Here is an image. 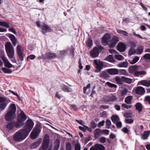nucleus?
<instances>
[{
  "label": "nucleus",
  "mask_w": 150,
  "mask_h": 150,
  "mask_svg": "<svg viewBox=\"0 0 150 150\" xmlns=\"http://www.w3.org/2000/svg\"><path fill=\"white\" fill-rule=\"evenodd\" d=\"M144 47L143 46H139L138 47L136 50V54H141L144 52Z\"/></svg>",
  "instance_id": "a878e982"
},
{
  "label": "nucleus",
  "mask_w": 150,
  "mask_h": 150,
  "mask_svg": "<svg viewBox=\"0 0 150 150\" xmlns=\"http://www.w3.org/2000/svg\"><path fill=\"white\" fill-rule=\"evenodd\" d=\"M128 92L127 89L126 88H125L121 92V95L122 96H123L126 95Z\"/></svg>",
  "instance_id": "bf43d9fd"
},
{
  "label": "nucleus",
  "mask_w": 150,
  "mask_h": 150,
  "mask_svg": "<svg viewBox=\"0 0 150 150\" xmlns=\"http://www.w3.org/2000/svg\"><path fill=\"white\" fill-rule=\"evenodd\" d=\"M107 71L109 74L111 75H116L119 73V70L115 68H110L107 69Z\"/></svg>",
  "instance_id": "412c9836"
},
{
  "label": "nucleus",
  "mask_w": 150,
  "mask_h": 150,
  "mask_svg": "<svg viewBox=\"0 0 150 150\" xmlns=\"http://www.w3.org/2000/svg\"><path fill=\"white\" fill-rule=\"evenodd\" d=\"M122 132L125 133H128L129 131L128 129L126 127H124L122 129Z\"/></svg>",
  "instance_id": "69168bd1"
},
{
  "label": "nucleus",
  "mask_w": 150,
  "mask_h": 150,
  "mask_svg": "<svg viewBox=\"0 0 150 150\" xmlns=\"http://www.w3.org/2000/svg\"><path fill=\"white\" fill-rule=\"evenodd\" d=\"M122 107L124 108H125L127 109L130 108L131 107V105H127L126 104L124 103L122 104Z\"/></svg>",
  "instance_id": "0e129e2a"
},
{
  "label": "nucleus",
  "mask_w": 150,
  "mask_h": 150,
  "mask_svg": "<svg viewBox=\"0 0 150 150\" xmlns=\"http://www.w3.org/2000/svg\"><path fill=\"white\" fill-rule=\"evenodd\" d=\"M125 120L126 123L128 124H131L133 122V120L130 119H126Z\"/></svg>",
  "instance_id": "680f3d73"
},
{
  "label": "nucleus",
  "mask_w": 150,
  "mask_h": 150,
  "mask_svg": "<svg viewBox=\"0 0 150 150\" xmlns=\"http://www.w3.org/2000/svg\"><path fill=\"white\" fill-rule=\"evenodd\" d=\"M105 122L104 120H103L102 121L100 122L98 124V127L100 128L104 124Z\"/></svg>",
  "instance_id": "e2e57ef3"
},
{
  "label": "nucleus",
  "mask_w": 150,
  "mask_h": 150,
  "mask_svg": "<svg viewBox=\"0 0 150 150\" xmlns=\"http://www.w3.org/2000/svg\"><path fill=\"white\" fill-rule=\"evenodd\" d=\"M9 23L6 22L0 21V26L5 27L6 28H9Z\"/></svg>",
  "instance_id": "58836bf2"
},
{
  "label": "nucleus",
  "mask_w": 150,
  "mask_h": 150,
  "mask_svg": "<svg viewBox=\"0 0 150 150\" xmlns=\"http://www.w3.org/2000/svg\"><path fill=\"white\" fill-rule=\"evenodd\" d=\"M128 64V63L127 62H125L119 63L117 66L120 67H126L127 66Z\"/></svg>",
  "instance_id": "c9c22d12"
},
{
  "label": "nucleus",
  "mask_w": 150,
  "mask_h": 150,
  "mask_svg": "<svg viewBox=\"0 0 150 150\" xmlns=\"http://www.w3.org/2000/svg\"><path fill=\"white\" fill-rule=\"evenodd\" d=\"M17 122L14 121H12L9 122L6 125V127L9 130H12L15 127L17 128H20L21 127L19 125H17Z\"/></svg>",
  "instance_id": "9d476101"
},
{
  "label": "nucleus",
  "mask_w": 150,
  "mask_h": 150,
  "mask_svg": "<svg viewBox=\"0 0 150 150\" xmlns=\"http://www.w3.org/2000/svg\"><path fill=\"white\" fill-rule=\"evenodd\" d=\"M66 150H72L71 145L70 143H68L66 145Z\"/></svg>",
  "instance_id": "603ef678"
},
{
  "label": "nucleus",
  "mask_w": 150,
  "mask_h": 150,
  "mask_svg": "<svg viewBox=\"0 0 150 150\" xmlns=\"http://www.w3.org/2000/svg\"><path fill=\"white\" fill-rule=\"evenodd\" d=\"M106 60L111 62H113L115 61L114 57H113V56L112 55H108L107 57H106Z\"/></svg>",
  "instance_id": "e433bc0d"
},
{
  "label": "nucleus",
  "mask_w": 150,
  "mask_h": 150,
  "mask_svg": "<svg viewBox=\"0 0 150 150\" xmlns=\"http://www.w3.org/2000/svg\"><path fill=\"white\" fill-rule=\"evenodd\" d=\"M116 125L117 126V128H120L122 127V122L120 121H118L116 123Z\"/></svg>",
  "instance_id": "5fc2aeb1"
},
{
  "label": "nucleus",
  "mask_w": 150,
  "mask_h": 150,
  "mask_svg": "<svg viewBox=\"0 0 150 150\" xmlns=\"http://www.w3.org/2000/svg\"><path fill=\"white\" fill-rule=\"evenodd\" d=\"M138 68V67L137 66H131L129 67V69L130 70H131L132 71H137V70Z\"/></svg>",
  "instance_id": "37998d69"
},
{
  "label": "nucleus",
  "mask_w": 150,
  "mask_h": 150,
  "mask_svg": "<svg viewBox=\"0 0 150 150\" xmlns=\"http://www.w3.org/2000/svg\"><path fill=\"white\" fill-rule=\"evenodd\" d=\"M135 53H136V50L135 48L131 47L129 51V55L131 56L133 54H134Z\"/></svg>",
  "instance_id": "f704fd0d"
},
{
  "label": "nucleus",
  "mask_w": 150,
  "mask_h": 150,
  "mask_svg": "<svg viewBox=\"0 0 150 150\" xmlns=\"http://www.w3.org/2000/svg\"><path fill=\"white\" fill-rule=\"evenodd\" d=\"M140 84L147 87L150 86V81L143 80L140 81Z\"/></svg>",
  "instance_id": "cd10ccee"
},
{
  "label": "nucleus",
  "mask_w": 150,
  "mask_h": 150,
  "mask_svg": "<svg viewBox=\"0 0 150 150\" xmlns=\"http://www.w3.org/2000/svg\"><path fill=\"white\" fill-rule=\"evenodd\" d=\"M122 79L123 82L128 84H130L132 82V79L126 77L122 76Z\"/></svg>",
  "instance_id": "7c9ffc66"
},
{
  "label": "nucleus",
  "mask_w": 150,
  "mask_h": 150,
  "mask_svg": "<svg viewBox=\"0 0 150 150\" xmlns=\"http://www.w3.org/2000/svg\"><path fill=\"white\" fill-rule=\"evenodd\" d=\"M135 107L136 110H138L139 112H140L142 111L143 107L141 103H137L135 105Z\"/></svg>",
  "instance_id": "bb28decb"
},
{
  "label": "nucleus",
  "mask_w": 150,
  "mask_h": 150,
  "mask_svg": "<svg viewBox=\"0 0 150 150\" xmlns=\"http://www.w3.org/2000/svg\"><path fill=\"white\" fill-rule=\"evenodd\" d=\"M126 45L121 42L119 43L117 46V50L120 52L124 51L126 50Z\"/></svg>",
  "instance_id": "a211bd4d"
},
{
  "label": "nucleus",
  "mask_w": 150,
  "mask_h": 150,
  "mask_svg": "<svg viewBox=\"0 0 150 150\" xmlns=\"http://www.w3.org/2000/svg\"><path fill=\"white\" fill-rule=\"evenodd\" d=\"M106 84L110 87L116 88L117 87V86L113 83H111L110 82H107Z\"/></svg>",
  "instance_id": "a18cd8bd"
},
{
  "label": "nucleus",
  "mask_w": 150,
  "mask_h": 150,
  "mask_svg": "<svg viewBox=\"0 0 150 150\" xmlns=\"http://www.w3.org/2000/svg\"><path fill=\"white\" fill-rule=\"evenodd\" d=\"M2 70L5 73L11 74L12 72L11 69H7L5 67H2Z\"/></svg>",
  "instance_id": "79ce46f5"
},
{
  "label": "nucleus",
  "mask_w": 150,
  "mask_h": 150,
  "mask_svg": "<svg viewBox=\"0 0 150 150\" xmlns=\"http://www.w3.org/2000/svg\"><path fill=\"white\" fill-rule=\"evenodd\" d=\"M106 127L107 129H109L110 126L111 125V122L110 120H107L106 122Z\"/></svg>",
  "instance_id": "8fccbe9b"
},
{
  "label": "nucleus",
  "mask_w": 150,
  "mask_h": 150,
  "mask_svg": "<svg viewBox=\"0 0 150 150\" xmlns=\"http://www.w3.org/2000/svg\"><path fill=\"white\" fill-rule=\"evenodd\" d=\"M44 55L45 58L47 59L55 58L56 57L55 54L52 52L46 53Z\"/></svg>",
  "instance_id": "5701e85b"
},
{
  "label": "nucleus",
  "mask_w": 150,
  "mask_h": 150,
  "mask_svg": "<svg viewBox=\"0 0 150 150\" xmlns=\"http://www.w3.org/2000/svg\"><path fill=\"white\" fill-rule=\"evenodd\" d=\"M70 106L73 109L74 111H76L77 110L78 108L76 106V105H75L71 104Z\"/></svg>",
  "instance_id": "774afa93"
},
{
  "label": "nucleus",
  "mask_w": 150,
  "mask_h": 150,
  "mask_svg": "<svg viewBox=\"0 0 150 150\" xmlns=\"http://www.w3.org/2000/svg\"><path fill=\"white\" fill-rule=\"evenodd\" d=\"M104 146L103 145L96 144L94 146H92L90 149V150H104Z\"/></svg>",
  "instance_id": "f3484780"
},
{
  "label": "nucleus",
  "mask_w": 150,
  "mask_h": 150,
  "mask_svg": "<svg viewBox=\"0 0 150 150\" xmlns=\"http://www.w3.org/2000/svg\"><path fill=\"white\" fill-rule=\"evenodd\" d=\"M146 74V71H136L134 72V76L136 77L141 76V75H145Z\"/></svg>",
  "instance_id": "b1692460"
},
{
  "label": "nucleus",
  "mask_w": 150,
  "mask_h": 150,
  "mask_svg": "<svg viewBox=\"0 0 150 150\" xmlns=\"http://www.w3.org/2000/svg\"><path fill=\"white\" fill-rule=\"evenodd\" d=\"M34 125V123L32 120L29 118V133L31 131Z\"/></svg>",
  "instance_id": "c756f323"
},
{
  "label": "nucleus",
  "mask_w": 150,
  "mask_h": 150,
  "mask_svg": "<svg viewBox=\"0 0 150 150\" xmlns=\"http://www.w3.org/2000/svg\"><path fill=\"white\" fill-rule=\"evenodd\" d=\"M28 135V119L26 122L23 129L19 130L13 135V139L16 142H20L24 140Z\"/></svg>",
  "instance_id": "f257e3e1"
},
{
  "label": "nucleus",
  "mask_w": 150,
  "mask_h": 150,
  "mask_svg": "<svg viewBox=\"0 0 150 150\" xmlns=\"http://www.w3.org/2000/svg\"><path fill=\"white\" fill-rule=\"evenodd\" d=\"M62 90L64 92H69L70 91L69 90L70 88L67 86L65 85H62L60 86Z\"/></svg>",
  "instance_id": "2f4dec72"
},
{
  "label": "nucleus",
  "mask_w": 150,
  "mask_h": 150,
  "mask_svg": "<svg viewBox=\"0 0 150 150\" xmlns=\"http://www.w3.org/2000/svg\"><path fill=\"white\" fill-rule=\"evenodd\" d=\"M60 144V142L58 140H57L56 141V144L55 145L54 147V149L55 150H58Z\"/></svg>",
  "instance_id": "49530a36"
},
{
  "label": "nucleus",
  "mask_w": 150,
  "mask_h": 150,
  "mask_svg": "<svg viewBox=\"0 0 150 150\" xmlns=\"http://www.w3.org/2000/svg\"><path fill=\"white\" fill-rule=\"evenodd\" d=\"M41 29L42 30V32L45 34L47 32H50L53 31L49 26L47 24H44L42 25L41 26Z\"/></svg>",
  "instance_id": "9b49d317"
},
{
  "label": "nucleus",
  "mask_w": 150,
  "mask_h": 150,
  "mask_svg": "<svg viewBox=\"0 0 150 150\" xmlns=\"http://www.w3.org/2000/svg\"><path fill=\"white\" fill-rule=\"evenodd\" d=\"M42 129L41 124L38 122L37 123L30 134V137L32 139L37 138L40 133Z\"/></svg>",
  "instance_id": "7ed1b4c3"
},
{
  "label": "nucleus",
  "mask_w": 150,
  "mask_h": 150,
  "mask_svg": "<svg viewBox=\"0 0 150 150\" xmlns=\"http://www.w3.org/2000/svg\"><path fill=\"white\" fill-rule=\"evenodd\" d=\"M119 74H122L125 75L127 73V72L124 69L119 70Z\"/></svg>",
  "instance_id": "13d9d810"
},
{
  "label": "nucleus",
  "mask_w": 150,
  "mask_h": 150,
  "mask_svg": "<svg viewBox=\"0 0 150 150\" xmlns=\"http://www.w3.org/2000/svg\"><path fill=\"white\" fill-rule=\"evenodd\" d=\"M94 63L95 65V72L96 73L100 72L101 70L103 69V63L100 61H98L97 60H94Z\"/></svg>",
  "instance_id": "423d86ee"
},
{
  "label": "nucleus",
  "mask_w": 150,
  "mask_h": 150,
  "mask_svg": "<svg viewBox=\"0 0 150 150\" xmlns=\"http://www.w3.org/2000/svg\"><path fill=\"white\" fill-rule=\"evenodd\" d=\"M99 47H95L90 52L91 56L93 57H96L98 56L99 54Z\"/></svg>",
  "instance_id": "dca6fc26"
},
{
  "label": "nucleus",
  "mask_w": 150,
  "mask_h": 150,
  "mask_svg": "<svg viewBox=\"0 0 150 150\" xmlns=\"http://www.w3.org/2000/svg\"><path fill=\"white\" fill-rule=\"evenodd\" d=\"M115 58L119 60H122L124 59L123 57L120 54H116L115 56Z\"/></svg>",
  "instance_id": "de8ad7c7"
},
{
  "label": "nucleus",
  "mask_w": 150,
  "mask_h": 150,
  "mask_svg": "<svg viewBox=\"0 0 150 150\" xmlns=\"http://www.w3.org/2000/svg\"><path fill=\"white\" fill-rule=\"evenodd\" d=\"M67 52L68 51L66 50L60 51L59 57L63 58L67 55Z\"/></svg>",
  "instance_id": "473e14b6"
},
{
  "label": "nucleus",
  "mask_w": 150,
  "mask_h": 150,
  "mask_svg": "<svg viewBox=\"0 0 150 150\" xmlns=\"http://www.w3.org/2000/svg\"><path fill=\"white\" fill-rule=\"evenodd\" d=\"M100 130L99 129H95L94 133V137L96 138H98L100 134Z\"/></svg>",
  "instance_id": "ea45409f"
},
{
  "label": "nucleus",
  "mask_w": 150,
  "mask_h": 150,
  "mask_svg": "<svg viewBox=\"0 0 150 150\" xmlns=\"http://www.w3.org/2000/svg\"><path fill=\"white\" fill-rule=\"evenodd\" d=\"M6 98L2 97L0 96V103H0V109L2 110H4L7 105V103L4 102L6 101Z\"/></svg>",
  "instance_id": "4468645a"
},
{
  "label": "nucleus",
  "mask_w": 150,
  "mask_h": 150,
  "mask_svg": "<svg viewBox=\"0 0 150 150\" xmlns=\"http://www.w3.org/2000/svg\"><path fill=\"white\" fill-rule=\"evenodd\" d=\"M112 121L115 123L120 120V118L118 116L116 115H112L111 117Z\"/></svg>",
  "instance_id": "c85d7f7f"
},
{
  "label": "nucleus",
  "mask_w": 150,
  "mask_h": 150,
  "mask_svg": "<svg viewBox=\"0 0 150 150\" xmlns=\"http://www.w3.org/2000/svg\"><path fill=\"white\" fill-rule=\"evenodd\" d=\"M119 38L118 37L114 36L111 38L110 41L109 46L110 48L114 47L115 45L118 42Z\"/></svg>",
  "instance_id": "6e6552de"
},
{
  "label": "nucleus",
  "mask_w": 150,
  "mask_h": 150,
  "mask_svg": "<svg viewBox=\"0 0 150 150\" xmlns=\"http://www.w3.org/2000/svg\"><path fill=\"white\" fill-rule=\"evenodd\" d=\"M27 118L26 115L23 111L21 112L18 115L17 117V125H19L21 127L24 124V121Z\"/></svg>",
  "instance_id": "39448f33"
},
{
  "label": "nucleus",
  "mask_w": 150,
  "mask_h": 150,
  "mask_svg": "<svg viewBox=\"0 0 150 150\" xmlns=\"http://www.w3.org/2000/svg\"><path fill=\"white\" fill-rule=\"evenodd\" d=\"M111 38L110 35L109 33L105 34L102 38V42L103 44L105 46L107 45Z\"/></svg>",
  "instance_id": "1a4fd4ad"
},
{
  "label": "nucleus",
  "mask_w": 150,
  "mask_h": 150,
  "mask_svg": "<svg viewBox=\"0 0 150 150\" xmlns=\"http://www.w3.org/2000/svg\"><path fill=\"white\" fill-rule=\"evenodd\" d=\"M42 138H39L36 141L33 143L30 146L31 149H35L38 147L40 144L42 142Z\"/></svg>",
  "instance_id": "2eb2a0df"
},
{
  "label": "nucleus",
  "mask_w": 150,
  "mask_h": 150,
  "mask_svg": "<svg viewBox=\"0 0 150 150\" xmlns=\"http://www.w3.org/2000/svg\"><path fill=\"white\" fill-rule=\"evenodd\" d=\"M21 46L18 45L17 47V53L18 56V59L21 61H22L23 60V56L22 50L21 49Z\"/></svg>",
  "instance_id": "f8f14e48"
},
{
  "label": "nucleus",
  "mask_w": 150,
  "mask_h": 150,
  "mask_svg": "<svg viewBox=\"0 0 150 150\" xmlns=\"http://www.w3.org/2000/svg\"><path fill=\"white\" fill-rule=\"evenodd\" d=\"M132 98V97L131 96H127L125 99V102L127 104H131Z\"/></svg>",
  "instance_id": "72a5a7b5"
},
{
  "label": "nucleus",
  "mask_w": 150,
  "mask_h": 150,
  "mask_svg": "<svg viewBox=\"0 0 150 150\" xmlns=\"http://www.w3.org/2000/svg\"><path fill=\"white\" fill-rule=\"evenodd\" d=\"M1 54V55L0 56V57L3 61L5 66L9 68H12L13 65L9 62L8 59L5 57L4 52H2Z\"/></svg>",
  "instance_id": "0eeeda50"
},
{
  "label": "nucleus",
  "mask_w": 150,
  "mask_h": 150,
  "mask_svg": "<svg viewBox=\"0 0 150 150\" xmlns=\"http://www.w3.org/2000/svg\"><path fill=\"white\" fill-rule=\"evenodd\" d=\"M145 91L144 89L141 86L137 87L135 90L136 93L138 95H143L145 93Z\"/></svg>",
  "instance_id": "aec40b11"
},
{
  "label": "nucleus",
  "mask_w": 150,
  "mask_h": 150,
  "mask_svg": "<svg viewBox=\"0 0 150 150\" xmlns=\"http://www.w3.org/2000/svg\"><path fill=\"white\" fill-rule=\"evenodd\" d=\"M150 135V131H144L141 135V139L143 140L147 139Z\"/></svg>",
  "instance_id": "4be33fe9"
},
{
  "label": "nucleus",
  "mask_w": 150,
  "mask_h": 150,
  "mask_svg": "<svg viewBox=\"0 0 150 150\" xmlns=\"http://www.w3.org/2000/svg\"><path fill=\"white\" fill-rule=\"evenodd\" d=\"M115 81L118 84L122 85L123 83L122 79V76L121 77H116L115 78Z\"/></svg>",
  "instance_id": "4c0bfd02"
},
{
  "label": "nucleus",
  "mask_w": 150,
  "mask_h": 150,
  "mask_svg": "<svg viewBox=\"0 0 150 150\" xmlns=\"http://www.w3.org/2000/svg\"><path fill=\"white\" fill-rule=\"evenodd\" d=\"M117 31L118 33L121 34L126 36H128L129 35V34L126 31L122 30L120 29L117 30Z\"/></svg>",
  "instance_id": "a19ab883"
},
{
  "label": "nucleus",
  "mask_w": 150,
  "mask_h": 150,
  "mask_svg": "<svg viewBox=\"0 0 150 150\" xmlns=\"http://www.w3.org/2000/svg\"><path fill=\"white\" fill-rule=\"evenodd\" d=\"M16 110V108L14 104H12L10 105L9 108V111L5 115V118L6 121H10L14 119Z\"/></svg>",
  "instance_id": "f03ea898"
},
{
  "label": "nucleus",
  "mask_w": 150,
  "mask_h": 150,
  "mask_svg": "<svg viewBox=\"0 0 150 150\" xmlns=\"http://www.w3.org/2000/svg\"><path fill=\"white\" fill-rule=\"evenodd\" d=\"M144 100L146 102H148L149 104L150 105V96H146L144 98Z\"/></svg>",
  "instance_id": "6e6d98bb"
},
{
  "label": "nucleus",
  "mask_w": 150,
  "mask_h": 150,
  "mask_svg": "<svg viewBox=\"0 0 150 150\" xmlns=\"http://www.w3.org/2000/svg\"><path fill=\"white\" fill-rule=\"evenodd\" d=\"M109 131L107 129H103L102 130V133L103 134H108Z\"/></svg>",
  "instance_id": "338daca9"
},
{
  "label": "nucleus",
  "mask_w": 150,
  "mask_h": 150,
  "mask_svg": "<svg viewBox=\"0 0 150 150\" xmlns=\"http://www.w3.org/2000/svg\"><path fill=\"white\" fill-rule=\"evenodd\" d=\"M106 139L105 137H101L99 139V142L102 143H104L106 140Z\"/></svg>",
  "instance_id": "4d7b16f0"
},
{
  "label": "nucleus",
  "mask_w": 150,
  "mask_h": 150,
  "mask_svg": "<svg viewBox=\"0 0 150 150\" xmlns=\"http://www.w3.org/2000/svg\"><path fill=\"white\" fill-rule=\"evenodd\" d=\"M104 99L105 101L106 102H111L117 100V98L114 95L111 94L109 96H105Z\"/></svg>",
  "instance_id": "6ab92c4d"
},
{
  "label": "nucleus",
  "mask_w": 150,
  "mask_h": 150,
  "mask_svg": "<svg viewBox=\"0 0 150 150\" xmlns=\"http://www.w3.org/2000/svg\"><path fill=\"white\" fill-rule=\"evenodd\" d=\"M86 44L87 46L89 47H91L92 45V40L91 39L89 38L86 42Z\"/></svg>",
  "instance_id": "c03bdc74"
},
{
  "label": "nucleus",
  "mask_w": 150,
  "mask_h": 150,
  "mask_svg": "<svg viewBox=\"0 0 150 150\" xmlns=\"http://www.w3.org/2000/svg\"><path fill=\"white\" fill-rule=\"evenodd\" d=\"M5 48L8 57L9 58H12L13 57L14 54V51L10 42L6 43L5 45Z\"/></svg>",
  "instance_id": "20e7f679"
},
{
  "label": "nucleus",
  "mask_w": 150,
  "mask_h": 150,
  "mask_svg": "<svg viewBox=\"0 0 150 150\" xmlns=\"http://www.w3.org/2000/svg\"><path fill=\"white\" fill-rule=\"evenodd\" d=\"M108 74L107 69L100 72L98 76L100 78L106 80L108 79L109 78L110 76Z\"/></svg>",
  "instance_id": "ddd939ff"
},
{
  "label": "nucleus",
  "mask_w": 150,
  "mask_h": 150,
  "mask_svg": "<svg viewBox=\"0 0 150 150\" xmlns=\"http://www.w3.org/2000/svg\"><path fill=\"white\" fill-rule=\"evenodd\" d=\"M123 116L126 118H129L131 117L130 114L129 112H126L124 113Z\"/></svg>",
  "instance_id": "052dcab7"
},
{
  "label": "nucleus",
  "mask_w": 150,
  "mask_h": 150,
  "mask_svg": "<svg viewBox=\"0 0 150 150\" xmlns=\"http://www.w3.org/2000/svg\"><path fill=\"white\" fill-rule=\"evenodd\" d=\"M91 127L93 129H95L97 126L96 124L94 121H93L91 122Z\"/></svg>",
  "instance_id": "3c124183"
},
{
  "label": "nucleus",
  "mask_w": 150,
  "mask_h": 150,
  "mask_svg": "<svg viewBox=\"0 0 150 150\" xmlns=\"http://www.w3.org/2000/svg\"><path fill=\"white\" fill-rule=\"evenodd\" d=\"M81 146L79 144H76L75 146V150H81Z\"/></svg>",
  "instance_id": "864d4df0"
},
{
  "label": "nucleus",
  "mask_w": 150,
  "mask_h": 150,
  "mask_svg": "<svg viewBox=\"0 0 150 150\" xmlns=\"http://www.w3.org/2000/svg\"><path fill=\"white\" fill-rule=\"evenodd\" d=\"M8 37L10 39L13 45L14 46H15L16 45V43L17 41V40L15 36L12 34H9Z\"/></svg>",
  "instance_id": "393cba45"
},
{
  "label": "nucleus",
  "mask_w": 150,
  "mask_h": 150,
  "mask_svg": "<svg viewBox=\"0 0 150 150\" xmlns=\"http://www.w3.org/2000/svg\"><path fill=\"white\" fill-rule=\"evenodd\" d=\"M139 57H136L134 58L133 59L132 62H130L131 64H133L137 62L139 60Z\"/></svg>",
  "instance_id": "09e8293b"
}]
</instances>
